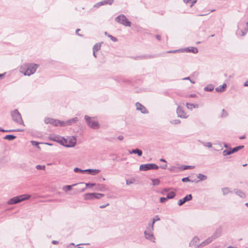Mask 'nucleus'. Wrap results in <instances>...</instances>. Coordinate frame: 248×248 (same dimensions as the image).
<instances>
[{
    "instance_id": "f257e3e1",
    "label": "nucleus",
    "mask_w": 248,
    "mask_h": 248,
    "mask_svg": "<svg viewBox=\"0 0 248 248\" xmlns=\"http://www.w3.org/2000/svg\"><path fill=\"white\" fill-rule=\"evenodd\" d=\"M39 65L33 63H27L22 66L20 68V72L25 76H30L35 73Z\"/></svg>"
},
{
    "instance_id": "f03ea898",
    "label": "nucleus",
    "mask_w": 248,
    "mask_h": 248,
    "mask_svg": "<svg viewBox=\"0 0 248 248\" xmlns=\"http://www.w3.org/2000/svg\"><path fill=\"white\" fill-rule=\"evenodd\" d=\"M31 195L23 194L19 195L17 196L14 197L11 199H10L8 202L7 204L9 205L14 204L16 203H19L24 201L28 200L30 198Z\"/></svg>"
},
{
    "instance_id": "7ed1b4c3",
    "label": "nucleus",
    "mask_w": 248,
    "mask_h": 248,
    "mask_svg": "<svg viewBox=\"0 0 248 248\" xmlns=\"http://www.w3.org/2000/svg\"><path fill=\"white\" fill-rule=\"evenodd\" d=\"M11 115L13 120L15 122L20 124L24 125V122L22 120L21 114L19 113L17 109H16L12 111L11 113Z\"/></svg>"
},
{
    "instance_id": "20e7f679",
    "label": "nucleus",
    "mask_w": 248,
    "mask_h": 248,
    "mask_svg": "<svg viewBox=\"0 0 248 248\" xmlns=\"http://www.w3.org/2000/svg\"><path fill=\"white\" fill-rule=\"evenodd\" d=\"M115 21L120 23L125 26L130 27L131 26V23L130 22L126 17L123 14H121L117 16L115 19Z\"/></svg>"
},
{
    "instance_id": "39448f33",
    "label": "nucleus",
    "mask_w": 248,
    "mask_h": 248,
    "mask_svg": "<svg viewBox=\"0 0 248 248\" xmlns=\"http://www.w3.org/2000/svg\"><path fill=\"white\" fill-rule=\"evenodd\" d=\"M150 227L151 226L148 225L146 227V230L144 232L145 237L146 239L154 242L155 238L153 233L154 228L152 227V228H150Z\"/></svg>"
},
{
    "instance_id": "423d86ee",
    "label": "nucleus",
    "mask_w": 248,
    "mask_h": 248,
    "mask_svg": "<svg viewBox=\"0 0 248 248\" xmlns=\"http://www.w3.org/2000/svg\"><path fill=\"white\" fill-rule=\"evenodd\" d=\"M85 120L89 126L93 129H97L99 127V124L98 122L93 121L92 119L88 115L85 116Z\"/></svg>"
},
{
    "instance_id": "0eeeda50",
    "label": "nucleus",
    "mask_w": 248,
    "mask_h": 248,
    "mask_svg": "<svg viewBox=\"0 0 248 248\" xmlns=\"http://www.w3.org/2000/svg\"><path fill=\"white\" fill-rule=\"evenodd\" d=\"M158 168L159 167L157 165L153 163L141 164L140 166V170L141 171L157 170Z\"/></svg>"
},
{
    "instance_id": "6e6552de",
    "label": "nucleus",
    "mask_w": 248,
    "mask_h": 248,
    "mask_svg": "<svg viewBox=\"0 0 248 248\" xmlns=\"http://www.w3.org/2000/svg\"><path fill=\"white\" fill-rule=\"evenodd\" d=\"M67 142H65L63 141V144L62 145L66 147H73L76 144V138L75 137H72L69 138V139L67 140Z\"/></svg>"
},
{
    "instance_id": "1a4fd4ad",
    "label": "nucleus",
    "mask_w": 248,
    "mask_h": 248,
    "mask_svg": "<svg viewBox=\"0 0 248 248\" xmlns=\"http://www.w3.org/2000/svg\"><path fill=\"white\" fill-rule=\"evenodd\" d=\"M157 55H142L140 56H138L136 57H133V58L135 60H146L150 59L156 57Z\"/></svg>"
},
{
    "instance_id": "9d476101",
    "label": "nucleus",
    "mask_w": 248,
    "mask_h": 248,
    "mask_svg": "<svg viewBox=\"0 0 248 248\" xmlns=\"http://www.w3.org/2000/svg\"><path fill=\"white\" fill-rule=\"evenodd\" d=\"M177 113L178 116L181 118H186L188 117V115L183 110L182 107L181 106H178L177 108Z\"/></svg>"
},
{
    "instance_id": "9b49d317",
    "label": "nucleus",
    "mask_w": 248,
    "mask_h": 248,
    "mask_svg": "<svg viewBox=\"0 0 248 248\" xmlns=\"http://www.w3.org/2000/svg\"><path fill=\"white\" fill-rule=\"evenodd\" d=\"M192 199V196L191 194H188L184 198L179 200L178 205L182 206L187 202L190 201Z\"/></svg>"
},
{
    "instance_id": "f8f14e48",
    "label": "nucleus",
    "mask_w": 248,
    "mask_h": 248,
    "mask_svg": "<svg viewBox=\"0 0 248 248\" xmlns=\"http://www.w3.org/2000/svg\"><path fill=\"white\" fill-rule=\"evenodd\" d=\"M60 138H61L57 135H50L49 137V139L51 140L57 141L62 145L63 144V141H64L65 142H67V140L65 139L62 138V139L60 140Z\"/></svg>"
},
{
    "instance_id": "ddd939ff",
    "label": "nucleus",
    "mask_w": 248,
    "mask_h": 248,
    "mask_svg": "<svg viewBox=\"0 0 248 248\" xmlns=\"http://www.w3.org/2000/svg\"><path fill=\"white\" fill-rule=\"evenodd\" d=\"M114 1V0H104L96 3L94 5V7L98 8L101 6L105 5L107 4L111 5Z\"/></svg>"
},
{
    "instance_id": "4468645a",
    "label": "nucleus",
    "mask_w": 248,
    "mask_h": 248,
    "mask_svg": "<svg viewBox=\"0 0 248 248\" xmlns=\"http://www.w3.org/2000/svg\"><path fill=\"white\" fill-rule=\"evenodd\" d=\"M136 106L137 109L140 111V112L142 113L147 114L148 113V110L141 104H140L139 102H137L136 103Z\"/></svg>"
},
{
    "instance_id": "2eb2a0df",
    "label": "nucleus",
    "mask_w": 248,
    "mask_h": 248,
    "mask_svg": "<svg viewBox=\"0 0 248 248\" xmlns=\"http://www.w3.org/2000/svg\"><path fill=\"white\" fill-rule=\"evenodd\" d=\"M183 52H191L194 54H196L198 52V49L197 47L191 46L186 47L185 48L183 49Z\"/></svg>"
},
{
    "instance_id": "dca6fc26",
    "label": "nucleus",
    "mask_w": 248,
    "mask_h": 248,
    "mask_svg": "<svg viewBox=\"0 0 248 248\" xmlns=\"http://www.w3.org/2000/svg\"><path fill=\"white\" fill-rule=\"evenodd\" d=\"M199 237H198L197 236H195L194 237H193V238L192 239V240L191 241L190 243H189V246L190 247H191V246H194V247H199L200 246H199V245H197V243H199ZM196 248H197V247H196Z\"/></svg>"
},
{
    "instance_id": "f3484780",
    "label": "nucleus",
    "mask_w": 248,
    "mask_h": 248,
    "mask_svg": "<svg viewBox=\"0 0 248 248\" xmlns=\"http://www.w3.org/2000/svg\"><path fill=\"white\" fill-rule=\"evenodd\" d=\"M85 172H87L89 174L95 175L100 172V170L98 169H87L85 170Z\"/></svg>"
},
{
    "instance_id": "a211bd4d",
    "label": "nucleus",
    "mask_w": 248,
    "mask_h": 248,
    "mask_svg": "<svg viewBox=\"0 0 248 248\" xmlns=\"http://www.w3.org/2000/svg\"><path fill=\"white\" fill-rule=\"evenodd\" d=\"M129 153L130 154H137L138 156H141L142 155V151L138 148H136L134 149H132V150H129Z\"/></svg>"
},
{
    "instance_id": "6ab92c4d",
    "label": "nucleus",
    "mask_w": 248,
    "mask_h": 248,
    "mask_svg": "<svg viewBox=\"0 0 248 248\" xmlns=\"http://www.w3.org/2000/svg\"><path fill=\"white\" fill-rule=\"evenodd\" d=\"M221 234V229L220 228H217L216 229L213 234L212 235V237L215 240L218 237H219Z\"/></svg>"
},
{
    "instance_id": "aec40b11",
    "label": "nucleus",
    "mask_w": 248,
    "mask_h": 248,
    "mask_svg": "<svg viewBox=\"0 0 248 248\" xmlns=\"http://www.w3.org/2000/svg\"><path fill=\"white\" fill-rule=\"evenodd\" d=\"M214 239L211 236L208 237L206 240H205L203 242H202L200 246L203 247L204 246H206L210 243H211Z\"/></svg>"
},
{
    "instance_id": "412c9836",
    "label": "nucleus",
    "mask_w": 248,
    "mask_h": 248,
    "mask_svg": "<svg viewBox=\"0 0 248 248\" xmlns=\"http://www.w3.org/2000/svg\"><path fill=\"white\" fill-rule=\"evenodd\" d=\"M214 239L211 236L208 237L206 240H205L203 242H202L200 246L203 247L204 246H206L210 243H211Z\"/></svg>"
},
{
    "instance_id": "4be33fe9",
    "label": "nucleus",
    "mask_w": 248,
    "mask_h": 248,
    "mask_svg": "<svg viewBox=\"0 0 248 248\" xmlns=\"http://www.w3.org/2000/svg\"><path fill=\"white\" fill-rule=\"evenodd\" d=\"M95 187L94 188L95 190L105 191L106 189V186L103 184H97L96 185Z\"/></svg>"
},
{
    "instance_id": "5701e85b",
    "label": "nucleus",
    "mask_w": 248,
    "mask_h": 248,
    "mask_svg": "<svg viewBox=\"0 0 248 248\" xmlns=\"http://www.w3.org/2000/svg\"><path fill=\"white\" fill-rule=\"evenodd\" d=\"M227 87V84L223 83L222 85H220L215 89L216 91L218 93H222L225 91Z\"/></svg>"
},
{
    "instance_id": "b1692460",
    "label": "nucleus",
    "mask_w": 248,
    "mask_h": 248,
    "mask_svg": "<svg viewBox=\"0 0 248 248\" xmlns=\"http://www.w3.org/2000/svg\"><path fill=\"white\" fill-rule=\"evenodd\" d=\"M160 220V217H159V216L158 215H156L154 218H153L152 219V222H150L148 224V225L149 226H150L151 227H150V228L151 227L152 228V227L154 228V224L157 221H159Z\"/></svg>"
},
{
    "instance_id": "393cba45",
    "label": "nucleus",
    "mask_w": 248,
    "mask_h": 248,
    "mask_svg": "<svg viewBox=\"0 0 248 248\" xmlns=\"http://www.w3.org/2000/svg\"><path fill=\"white\" fill-rule=\"evenodd\" d=\"M233 191L234 193L240 198H244L245 197V194L242 190L238 189H234Z\"/></svg>"
},
{
    "instance_id": "a878e982",
    "label": "nucleus",
    "mask_w": 248,
    "mask_h": 248,
    "mask_svg": "<svg viewBox=\"0 0 248 248\" xmlns=\"http://www.w3.org/2000/svg\"><path fill=\"white\" fill-rule=\"evenodd\" d=\"M94 193H86L84 195V199L86 200H93L94 199Z\"/></svg>"
},
{
    "instance_id": "bb28decb",
    "label": "nucleus",
    "mask_w": 248,
    "mask_h": 248,
    "mask_svg": "<svg viewBox=\"0 0 248 248\" xmlns=\"http://www.w3.org/2000/svg\"><path fill=\"white\" fill-rule=\"evenodd\" d=\"M78 121V118L77 117H75L71 119L66 121V124H67V125H71L73 123H76Z\"/></svg>"
},
{
    "instance_id": "cd10ccee",
    "label": "nucleus",
    "mask_w": 248,
    "mask_h": 248,
    "mask_svg": "<svg viewBox=\"0 0 248 248\" xmlns=\"http://www.w3.org/2000/svg\"><path fill=\"white\" fill-rule=\"evenodd\" d=\"M16 138V136L14 135H7L3 137V139L8 140H13Z\"/></svg>"
},
{
    "instance_id": "c85d7f7f",
    "label": "nucleus",
    "mask_w": 248,
    "mask_h": 248,
    "mask_svg": "<svg viewBox=\"0 0 248 248\" xmlns=\"http://www.w3.org/2000/svg\"><path fill=\"white\" fill-rule=\"evenodd\" d=\"M214 86L212 84H208L205 86L204 88V91L206 92H211L214 90Z\"/></svg>"
},
{
    "instance_id": "c756f323",
    "label": "nucleus",
    "mask_w": 248,
    "mask_h": 248,
    "mask_svg": "<svg viewBox=\"0 0 248 248\" xmlns=\"http://www.w3.org/2000/svg\"><path fill=\"white\" fill-rule=\"evenodd\" d=\"M186 108L189 109H192L193 108H198L199 105L198 104H194L191 103H187L186 104Z\"/></svg>"
},
{
    "instance_id": "7c9ffc66",
    "label": "nucleus",
    "mask_w": 248,
    "mask_h": 248,
    "mask_svg": "<svg viewBox=\"0 0 248 248\" xmlns=\"http://www.w3.org/2000/svg\"><path fill=\"white\" fill-rule=\"evenodd\" d=\"M244 148V145H240V146H236V147H235L233 148H231V150H232V154L234 153H235L237 151H238L239 150L243 149Z\"/></svg>"
},
{
    "instance_id": "2f4dec72",
    "label": "nucleus",
    "mask_w": 248,
    "mask_h": 248,
    "mask_svg": "<svg viewBox=\"0 0 248 248\" xmlns=\"http://www.w3.org/2000/svg\"><path fill=\"white\" fill-rule=\"evenodd\" d=\"M232 154V150H231V147H229V150H225L223 151V155L224 156H227V155H230Z\"/></svg>"
},
{
    "instance_id": "473e14b6",
    "label": "nucleus",
    "mask_w": 248,
    "mask_h": 248,
    "mask_svg": "<svg viewBox=\"0 0 248 248\" xmlns=\"http://www.w3.org/2000/svg\"><path fill=\"white\" fill-rule=\"evenodd\" d=\"M76 185H77V184H74L73 185L65 186L63 187V189L66 192L70 191L72 188V186H75Z\"/></svg>"
},
{
    "instance_id": "72a5a7b5",
    "label": "nucleus",
    "mask_w": 248,
    "mask_h": 248,
    "mask_svg": "<svg viewBox=\"0 0 248 248\" xmlns=\"http://www.w3.org/2000/svg\"><path fill=\"white\" fill-rule=\"evenodd\" d=\"M101 48V44L100 43L95 44L93 46V51H98Z\"/></svg>"
},
{
    "instance_id": "f704fd0d",
    "label": "nucleus",
    "mask_w": 248,
    "mask_h": 248,
    "mask_svg": "<svg viewBox=\"0 0 248 248\" xmlns=\"http://www.w3.org/2000/svg\"><path fill=\"white\" fill-rule=\"evenodd\" d=\"M195 168L193 166H182L181 167L179 168L181 170H186L187 169H193Z\"/></svg>"
},
{
    "instance_id": "c9c22d12",
    "label": "nucleus",
    "mask_w": 248,
    "mask_h": 248,
    "mask_svg": "<svg viewBox=\"0 0 248 248\" xmlns=\"http://www.w3.org/2000/svg\"><path fill=\"white\" fill-rule=\"evenodd\" d=\"M197 177L200 179V181L205 180L207 178L206 175L199 173L197 175Z\"/></svg>"
},
{
    "instance_id": "e433bc0d",
    "label": "nucleus",
    "mask_w": 248,
    "mask_h": 248,
    "mask_svg": "<svg viewBox=\"0 0 248 248\" xmlns=\"http://www.w3.org/2000/svg\"><path fill=\"white\" fill-rule=\"evenodd\" d=\"M176 196V194L174 192H170L167 194V198L168 199H173Z\"/></svg>"
},
{
    "instance_id": "4c0bfd02",
    "label": "nucleus",
    "mask_w": 248,
    "mask_h": 248,
    "mask_svg": "<svg viewBox=\"0 0 248 248\" xmlns=\"http://www.w3.org/2000/svg\"><path fill=\"white\" fill-rule=\"evenodd\" d=\"M222 191L223 192V194L224 195H227L229 193L232 192L231 191H230V188L228 187H224L222 188Z\"/></svg>"
},
{
    "instance_id": "58836bf2",
    "label": "nucleus",
    "mask_w": 248,
    "mask_h": 248,
    "mask_svg": "<svg viewBox=\"0 0 248 248\" xmlns=\"http://www.w3.org/2000/svg\"><path fill=\"white\" fill-rule=\"evenodd\" d=\"M199 141H200L203 146L205 147H207L208 148H211L212 147V144L210 142H204L200 140H199Z\"/></svg>"
},
{
    "instance_id": "ea45409f",
    "label": "nucleus",
    "mask_w": 248,
    "mask_h": 248,
    "mask_svg": "<svg viewBox=\"0 0 248 248\" xmlns=\"http://www.w3.org/2000/svg\"><path fill=\"white\" fill-rule=\"evenodd\" d=\"M151 180L153 182V185L155 186L159 185L160 183L158 179H152Z\"/></svg>"
},
{
    "instance_id": "a19ab883",
    "label": "nucleus",
    "mask_w": 248,
    "mask_h": 248,
    "mask_svg": "<svg viewBox=\"0 0 248 248\" xmlns=\"http://www.w3.org/2000/svg\"><path fill=\"white\" fill-rule=\"evenodd\" d=\"M94 193V199H100L101 197H103L105 196L104 194L102 193Z\"/></svg>"
},
{
    "instance_id": "79ce46f5",
    "label": "nucleus",
    "mask_w": 248,
    "mask_h": 248,
    "mask_svg": "<svg viewBox=\"0 0 248 248\" xmlns=\"http://www.w3.org/2000/svg\"><path fill=\"white\" fill-rule=\"evenodd\" d=\"M184 2L186 3H187L189 2H191V4L190 6L192 7L193 5L196 3L197 0H184Z\"/></svg>"
},
{
    "instance_id": "37998d69",
    "label": "nucleus",
    "mask_w": 248,
    "mask_h": 248,
    "mask_svg": "<svg viewBox=\"0 0 248 248\" xmlns=\"http://www.w3.org/2000/svg\"><path fill=\"white\" fill-rule=\"evenodd\" d=\"M74 171L77 173H78V172L84 173V172H85V170H83L78 168H75L74 170Z\"/></svg>"
},
{
    "instance_id": "c03bdc74",
    "label": "nucleus",
    "mask_w": 248,
    "mask_h": 248,
    "mask_svg": "<svg viewBox=\"0 0 248 248\" xmlns=\"http://www.w3.org/2000/svg\"><path fill=\"white\" fill-rule=\"evenodd\" d=\"M51 121L52 122L51 124H52L53 125H54L55 126L59 125V123H60L59 120L53 119L52 120H51Z\"/></svg>"
},
{
    "instance_id": "a18cd8bd",
    "label": "nucleus",
    "mask_w": 248,
    "mask_h": 248,
    "mask_svg": "<svg viewBox=\"0 0 248 248\" xmlns=\"http://www.w3.org/2000/svg\"><path fill=\"white\" fill-rule=\"evenodd\" d=\"M170 123L173 124H178L181 123V121L180 120L176 119L170 121Z\"/></svg>"
},
{
    "instance_id": "49530a36",
    "label": "nucleus",
    "mask_w": 248,
    "mask_h": 248,
    "mask_svg": "<svg viewBox=\"0 0 248 248\" xmlns=\"http://www.w3.org/2000/svg\"><path fill=\"white\" fill-rule=\"evenodd\" d=\"M35 168L37 170H45L46 167L45 165H37L36 166Z\"/></svg>"
},
{
    "instance_id": "de8ad7c7",
    "label": "nucleus",
    "mask_w": 248,
    "mask_h": 248,
    "mask_svg": "<svg viewBox=\"0 0 248 248\" xmlns=\"http://www.w3.org/2000/svg\"><path fill=\"white\" fill-rule=\"evenodd\" d=\"M108 37H109L113 42H117L118 41V39L117 38L113 36L112 35H111L110 34H108Z\"/></svg>"
},
{
    "instance_id": "09e8293b",
    "label": "nucleus",
    "mask_w": 248,
    "mask_h": 248,
    "mask_svg": "<svg viewBox=\"0 0 248 248\" xmlns=\"http://www.w3.org/2000/svg\"><path fill=\"white\" fill-rule=\"evenodd\" d=\"M23 130L17 129H10L6 130V132H21Z\"/></svg>"
},
{
    "instance_id": "8fccbe9b",
    "label": "nucleus",
    "mask_w": 248,
    "mask_h": 248,
    "mask_svg": "<svg viewBox=\"0 0 248 248\" xmlns=\"http://www.w3.org/2000/svg\"><path fill=\"white\" fill-rule=\"evenodd\" d=\"M85 185H86V186L88 188H91V187H93V186H96V184L95 183H85Z\"/></svg>"
},
{
    "instance_id": "3c124183",
    "label": "nucleus",
    "mask_w": 248,
    "mask_h": 248,
    "mask_svg": "<svg viewBox=\"0 0 248 248\" xmlns=\"http://www.w3.org/2000/svg\"><path fill=\"white\" fill-rule=\"evenodd\" d=\"M169 188H164L161 192V193L163 195H165L166 194H167V193L169 191Z\"/></svg>"
},
{
    "instance_id": "603ef678",
    "label": "nucleus",
    "mask_w": 248,
    "mask_h": 248,
    "mask_svg": "<svg viewBox=\"0 0 248 248\" xmlns=\"http://www.w3.org/2000/svg\"><path fill=\"white\" fill-rule=\"evenodd\" d=\"M228 115L227 112L224 109L222 110V115L221 116L223 117H225Z\"/></svg>"
},
{
    "instance_id": "864d4df0",
    "label": "nucleus",
    "mask_w": 248,
    "mask_h": 248,
    "mask_svg": "<svg viewBox=\"0 0 248 248\" xmlns=\"http://www.w3.org/2000/svg\"><path fill=\"white\" fill-rule=\"evenodd\" d=\"M31 143L32 145L36 146V147L39 148V143L35 141H31Z\"/></svg>"
},
{
    "instance_id": "5fc2aeb1",
    "label": "nucleus",
    "mask_w": 248,
    "mask_h": 248,
    "mask_svg": "<svg viewBox=\"0 0 248 248\" xmlns=\"http://www.w3.org/2000/svg\"><path fill=\"white\" fill-rule=\"evenodd\" d=\"M178 52H183V49H178V50H170L167 52V53H176Z\"/></svg>"
},
{
    "instance_id": "6e6d98bb",
    "label": "nucleus",
    "mask_w": 248,
    "mask_h": 248,
    "mask_svg": "<svg viewBox=\"0 0 248 248\" xmlns=\"http://www.w3.org/2000/svg\"><path fill=\"white\" fill-rule=\"evenodd\" d=\"M182 181L183 182H190L191 180L189 179V178L188 177H184L183 178H182Z\"/></svg>"
},
{
    "instance_id": "4d7b16f0",
    "label": "nucleus",
    "mask_w": 248,
    "mask_h": 248,
    "mask_svg": "<svg viewBox=\"0 0 248 248\" xmlns=\"http://www.w3.org/2000/svg\"><path fill=\"white\" fill-rule=\"evenodd\" d=\"M167 200H168V198L167 197L166 198L161 197L160 199V202L161 203H164L167 201Z\"/></svg>"
},
{
    "instance_id": "13d9d810",
    "label": "nucleus",
    "mask_w": 248,
    "mask_h": 248,
    "mask_svg": "<svg viewBox=\"0 0 248 248\" xmlns=\"http://www.w3.org/2000/svg\"><path fill=\"white\" fill-rule=\"evenodd\" d=\"M59 123V125H60L61 126H64L67 125V124H66V121L64 122V121H60V123Z\"/></svg>"
},
{
    "instance_id": "bf43d9fd",
    "label": "nucleus",
    "mask_w": 248,
    "mask_h": 248,
    "mask_svg": "<svg viewBox=\"0 0 248 248\" xmlns=\"http://www.w3.org/2000/svg\"><path fill=\"white\" fill-rule=\"evenodd\" d=\"M53 119L47 118L45 119V122L46 124H51L52 122L50 120H52Z\"/></svg>"
},
{
    "instance_id": "052dcab7",
    "label": "nucleus",
    "mask_w": 248,
    "mask_h": 248,
    "mask_svg": "<svg viewBox=\"0 0 248 248\" xmlns=\"http://www.w3.org/2000/svg\"><path fill=\"white\" fill-rule=\"evenodd\" d=\"M119 81L120 82H127L128 81V80L126 79H125L124 78H121Z\"/></svg>"
},
{
    "instance_id": "680f3d73",
    "label": "nucleus",
    "mask_w": 248,
    "mask_h": 248,
    "mask_svg": "<svg viewBox=\"0 0 248 248\" xmlns=\"http://www.w3.org/2000/svg\"><path fill=\"white\" fill-rule=\"evenodd\" d=\"M80 31V30L79 29H77L76 31V33L77 35L80 36H82V35L79 33V31Z\"/></svg>"
},
{
    "instance_id": "e2e57ef3",
    "label": "nucleus",
    "mask_w": 248,
    "mask_h": 248,
    "mask_svg": "<svg viewBox=\"0 0 248 248\" xmlns=\"http://www.w3.org/2000/svg\"><path fill=\"white\" fill-rule=\"evenodd\" d=\"M132 183H133V182L132 181H129L128 180H126V184L127 185H130V184H131Z\"/></svg>"
},
{
    "instance_id": "0e129e2a",
    "label": "nucleus",
    "mask_w": 248,
    "mask_h": 248,
    "mask_svg": "<svg viewBox=\"0 0 248 248\" xmlns=\"http://www.w3.org/2000/svg\"><path fill=\"white\" fill-rule=\"evenodd\" d=\"M117 138L119 140H122L124 139V137L122 135H119Z\"/></svg>"
},
{
    "instance_id": "69168bd1",
    "label": "nucleus",
    "mask_w": 248,
    "mask_h": 248,
    "mask_svg": "<svg viewBox=\"0 0 248 248\" xmlns=\"http://www.w3.org/2000/svg\"><path fill=\"white\" fill-rule=\"evenodd\" d=\"M5 73L0 74V80L2 79L5 77Z\"/></svg>"
},
{
    "instance_id": "338daca9",
    "label": "nucleus",
    "mask_w": 248,
    "mask_h": 248,
    "mask_svg": "<svg viewBox=\"0 0 248 248\" xmlns=\"http://www.w3.org/2000/svg\"><path fill=\"white\" fill-rule=\"evenodd\" d=\"M52 243L54 245H57L59 244V242L58 241H56V240H53L52 241Z\"/></svg>"
},
{
    "instance_id": "774afa93",
    "label": "nucleus",
    "mask_w": 248,
    "mask_h": 248,
    "mask_svg": "<svg viewBox=\"0 0 248 248\" xmlns=\"http://www.w3.org/2000/svg\"><path fill=\"white\" fill-rule=\"evenodd\" d=\"M167 167V166L166 164L160 166L161 168H162V169H166Z\"/></svg>"
}]
</instances>
